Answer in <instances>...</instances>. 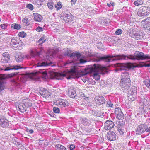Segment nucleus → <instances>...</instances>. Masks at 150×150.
I'll return each mask as SVG.
<instances>
[{
  "mask_svg": "<svg viewBox=\"0 0 150 150\" xmlns=\"http://www.w3.org/2000/svg\"><path fill=\"white\" fill-rule=\"evenodd\" d=\"M69 147L70 150H73L75 148V146L74 144H71L69 145Z\"/></svg>",
  "mask_w": 150,
  "mask_h": 150,
  "instance_id": "603ef678",
  "label": "nucleus"
},
{
  "mask_svg": "<svg viewBox=\"0 0 150 150\" xmlns=\"http://www.w3.org/2000/svg\"><path fill=\"white\" fill-rule=\"evenodd\" d=\"M122 125H118L117 127V130L119 132V133L121 135H122L124 134V132L123 131L122 129Z\"/></svg>",
  "mask_w": 150,
  "mask_h": 150,
  "instance_id": "473e14b6",
  "label": "nucleus"
},
{
  "mask_svg": "<svg viewBox=\"0 0 150 150\" xmlns=\"http://www.w3.org/2000/svg\"><path fill=\"white\" fill-rule=\"evenodd\" d=\"M114 3L112 1H111L110 2V3H108L107 4V6L109 7H110L111 6H113L114 5Z\"/></svg>",
  "mask_w": 150,
  "mask_h": 150,
  "instance_id": "3c124183",
  "label": "nucleus"
},
{
  "mask_svg": "<svg viewBox=\"0 0 150 150\" xmlns=\"http://www.w3.org/2000/svg\"><path fill=\"white\" fill-rule=\"evenodd\" d=\"M130 59L132 60H144L150 59V56L145 55L143 52L139 51H135L134 55H117L114 54L113 55H104L100 56L95 59L94 61L99 62L101 61L106 62H110L112 61L126 60Z\"/></svg>",
  "mask_w": 150,
  "mask_h": 150,
  "instance_id": "f257e3e1",
  "label": "nucleus"
},
{
  "mask_svg": "<svg viewBox=\"0 0 150 150\" xmlns=\"http://www.w3.org/2000/svg\"><path fill=\"white\" fill-rule=\"evenodd\" d=\"M18 35L19 37L24 38L26 36V34L23 31L20 32L18 34Z\"/></svg>",
  "mask_w": 150,
  "mask_h": 150,
  "instance_id": "ea45409f",
  "label": "nucleus"
},
{
  "mask_svg": "<svg viewBox=\"0 0 150 150\" xmlns=\"http://www.w3.org/2000/svg\"><path fill=\"white\" fill-rule=\"evenodd\" d=\"M28 132L30 134H32L34 132V131L33 129H30L28 130Z\"/></svg>",
  "mask_w": 150,
  "mask_h": 150,
  "instance_id": "052dcab7",
  "label": "nucleus"
},
{
  "mask_svg": "<svg viewBox=\"0 0 150 150\" xmlns=\"http://www.w3.org/2000/svg\"><path fill=\"white\" fill-rule=\"evenodd\" d=\"M54 5V3L51 1L48 2L47 4V5L49 9L51 10L53 9Z\"/></svg>",
  "mask_w": 150,
  "mask_h": 150,
  "instance_id": "c756f323",
  "label": "nucleus"
},
{
  "mask_svg": "<svg viewBox=\"0 0 150 150\" xmlns=\"http://www.w3.org/2000/svg\"><path fill=\"white\" fill-rule=\"evenodd\" d=\"M15 59L17 62H21L23 61V58L22 55H16Z\"/></svg>",
  "mask_w": 150,
  "mask_h": 150,
  "instance_id": "c85d7f7f",
  "label": "nucleus"
},
{
  "mask_svg": "<svg viewBox=\"0 0 150 150\" xmlns=\"http://www.w3.org/2000/svg\"><path fill=\"white\" fill-rule=\"evenodd\" d=\"M21 28V25L16 23H13L11 25V28L12 29L19 30Z\"/></svg>",
  "mask_w": 150,
  "mask_h": 150,
  "instance_id": "a878e982",
  "label": "nucleus"
},
{
  "mask_svg": "<svg viewBox=\"0 0 150 150\" xmlns=\"http://www.w3.org/2000/svg\"><path fill=\"white\" fill-rule=\"evenodd\" d=\"M92 113L93 115L97 116V113H98L97 112H96L95 111L92 110Z\"/></svg>",
  "mask_w": 150,
  "mask_h": 150,
  "instance_id": "864d4df0",
  "label": "nucleus"
},
{
  "mask_svg": "<svg viewBox=\"0 0 150 150\" xmlns=\"http://www.w3.org/2000/svg\"><path fill=\"white\" fill-rule=\"evenodd\" d=\"M54 6L55 8H56L57 11L59 10L62 7V5L60 2H58L57 4H54Z\"/></svg>",
  "mask_w": 150,
  "mask_h": 150,
  "instance_id": "7c9ffc66",
  "label": "nucleus"
},
{
  "mask_svg": "<svg viewBox=\"0 0 150 150\" xmlns=\"http://www.w3.org/2000/svg\"><path fill=\"white\" fill-rule=\"evenodd\" d=\"M38 72L42 74V78H46L47 77V74L46 71L44 70H40Z\"/></svg>",
  "mask_w": 150,
  "mask_h": 150,
  "instance_id": "72a5a7b5",
  "label": "nucleus"
},
{
  "mask_svg": "<svg viewBox=\"0 0 150 150\" xmlns=\"http://www.w3.org/2000/svg\"><path fill=\"white\" fill-rule=\"evenodd\" d=\"M30 130L28 129H26V132H28V130Z\"/></svg>",
  "mask_w": 150,
  "mask_h": 150,
  "instance_id": "69168bd1",
  "label": "nucleus"
},
{
  "mask_svg": "<svg viewBox=\"0 0 150 150\" xmlns=\"http://www.w3.org/2000/svg\"><path fill=\"white\" fill-rule=\"evenodd\" d=\"M22 43V42L16 38H12L11 40L10 45L12 47H13L15 50L19 49L20 45Z\"/></svg>",
  "mask_w": 150,
  "mask_h": 150,
  "instance_id": "1a4fd4ad",
  "label": "nucleus"
},
{
  "mask_svg": "<svg viewBox=\"0 0 150 150\" xmlns=\"http://www.w3.org/2000/svg\"><path fill=\"white\" fill-rule=\"evenodd\" d=\"M46 40L45 39V38L44 37H42L38 41V42L39 44H42L43 43H44Z\"/></svg>",
  "mask_w": 150,
  "mask_h": 150,
  "instance_id": "58836bf2",
  "label": "nucleus"
},
{
  "mask_svg": "<svg viewBox=\"0 0 150 150\" xmlns=\"http://www.w3.org/2000/svg\"><path fill=\"white\" fill-rule=\"evenodd\" d=\"M76 1L77 0H71V4H74L76 3Z\"/></svg>",
  "mask_w": 150,
  "mask_h": 150,
  "instance_id": "6e6d98bb",
  "label": "nucleus"
},
{
  "mask_svg": "<svg viewBox=\"0 0 150 150\" xmlns=\"http://www.w3.org/2000/svg\"><path fill=\"white\" fill-rule=\"evenodd\" d=\"M40 53L38 52H36L33 51H31L30 53V55L32 57H34L36 56H38L40 54Z\"/></svg>",
  "mask_w": 150,
  "mask_h": 150,
  "instance_id": "e433bc0d",
  "label": "nucleus"
},
{
  "mask_svg": "<svg viewBox=\"0 0 150 150\" xmlns=\"http://www.w3.org/2000/svg\"><path fill=\"white\" fill-rule=\"evenodd\" d=\"M7 26L6 24H3L0 25V27L2 29H7Z\"/></svg>",
  "mask_w": 150,
  "mask_h": 150,
  "instance_id": "49530a36",
  "label": "nucleus"
},
{
  "mask_svg": "<svg viewBox=\"0 0 150 150\" xmlns=\"http://www.w3.org/2000/svg\"><path fill=\"white\" fill-rule=\"evenodd\" d=\"M121 110L120 108L119 107L116 108L115 111V114L117 115L119 113L121 112Z\"/></svg>",
  "mask_w": 150,
  "mask_h": 150,
  "instance_id": "c03bdc74",
  "label": "nucleus"
},
{
  "mask_svg": "<svg viewBox=\"0 0 150 150\" xmlns=\"http://www.w3.org/2000/svg\"><path fill=\"white\" fill-rule=\"evenodd\" d=\"M134 5L136 6L142 5L143 4L144 1L142 0H131Z\"/></svg>",
  "mask_w": 150,
  "mask_h": 150,
  "instance_id": "5701e85b",
  "label": "nucleus"
},
{
  "mask_svg": "<svg viewBox=\"0 0 150 150\" xmlns=\"http://www.w3.org/2000/svg\"><path fill=\"white\" fill-rule=\"evenodd\" d=\"M22 22L23 24L26 26H28L30 24L28 19L26 17L22 20Z\"/></svg>",
  "mask_w": 150,
  "mask_h": 150,
  "instance_id": "2f4dec72",
  "label": "nucleus"
},
{
  "mask_svg": "<svg viewBox=\"0 0 150 150\" xmlns=\"http://www.w3.org/2000/svg\"><path fill=\"white\" fill-rule=\"evenodd\" d=\"M59 48L58 47V48H57L55 50V51L56 52H58L59 51Z\"/></svg>",
  "mask_w": 150,
  "mask_h": 150,
  "instance_id": "e2e57ef3",
  "label": "nucleus"
},
{
  "mask_svg": "<svg viewBox=\"0 0 150 150\" xmlns=\"http://www.w3.org/2000/svg\"><path fill=\"white\" fill-rule=\"evenodd\" d=\"M53 112L56 113H59L60 111L59 108L57 107H53Z\"/></svg>",
  "mask_w": 150,
  "mask_h": 150,
  "instance_id": "37998d69",
  "label": "nucleus"
},
{
  "mask_svg": "<svg viewBox=\"0 0 150 150\" xmlns=\"http://www.w3.org/2000/svg\"><path fill=\"white\" fill-rule=\"evenodd\" d=\"M16 75V74L15 73H11V74H10L9 76L11 77H13V76Z\"/></svg>",
  "mask_w": 150,
  "mask_h": 150,
  "instance_id": "13d9d810",
  "label": "nucleus"
},
{
  "mask_svg": "<svg viewBox=\"0 0 150 150\" xmlns=\"http://www.w3.org/2000/svg\"><path fill=\"white\" fill-rule=\"evenodd\" d=\"M45 142H44V145L47 146L48 145V140H45Z\"/></svg>",
  "mask_w": 150,
  "mask_h": 150,
  "instance_id": "5fc2aeb1",
  "label": "nucleus"
},
{
  "mask_svg": "<svg viewBox=\"0 0 150 150\" xmlns=\"http://www.w3.org/2000/svg\"><path fill=\"white\" fill-rule=\"evenodd\" d=\"M141 23V26L144 30L147 32L150 31V17L143 20Z\"/></svg>",
  "mask_w": 150,
  "mask_h": 150,
  "instance_id": "6e6552de",
  "label": "nucleus"
},
{
  "mask_svg": "<svg viewBox=\"0 0 150 150\" xmlns=\"http://www.w3.org/2000/svg\"><path fill=\"white\" fill-rule=\"evenodd\" d=\"M147 127V125L145 124L139 125L137 129L136 130L137 135H141L146 131V129Z\"/></svg>",
  "mask_w": 150,
  "mask_h": 150,
  "instance_id": "9d476101",
  "label": "nucleus"
},
{
  "mask_svg": "<svg viewBox=\"0 0 150 150\" xmlns=\"http://www.w3.org/2000/svg\"><path fill=\"white\" fill-rule=\"evenodd\" d=\"M142 67H150V64H145L142 66Z\"/></svg>",
  "mask_w": 150,
  "mask_h": 150,
  "instance_id": "4d7b16f0",
  "label": "nucleus"
},
{
  "mask_svg": "<svg viewBox=\"0 0 150 150\" xmlns=\"http://www.w3.org/2000/svg\"><path fill=\"white\" fill-rule=\"evenodd\" d=\"M116 135L113 131L108 132L107 134V138L108 140L110 141L115 140L116 139Z\"/></svg>",
  "mask_w": 150,
  "mask_h": 150,
  "instance_id": "2eb2a0df",
  "label": "nucleus"
},
{
  "mask_svg": "<svg viewBox=\"0 0 150 150\" xmlns=\"http://www.w3.org/2000/svg\"><path fill=\"white\" fill-rule=\"evenodd\" d=\"M150 13V7L146 6H142L140 7L137 12L138 15L141 17L147 16Z\"/></svg>",
  "mask_w": 150,
  "mask_h": 150,
  "instance_id": "0eeeda50",
  "label": "nucleus"
},
{
  "mask_svg": "<svg viewBox=\"0 0 150 150\" xmlns=\"http://www.w3.org/2000/svg\"><path fill=\"white\" fill-rule=\"evenodd\" d=\"M113 105V101L109 100L107 102L106 105L107 107L112 108Z\"/></svg>",
  "mask_w": 150,
  "mask_h": 150,
  "instance_id": "c9c22d12",
  "label": "nucleus"
},
{
  "mask_svg": "<svg viewBox=\"0 0 150 150\" xmlns=\"http://www.w3.org/2000/svg\"><path fill=\"white\" fill-rule=\"evenodd\" d=\"M32 106V104H30L29 105V106Z\"/></svg>",
  "mask_w": 150,
  "mask_h": 150,
  "instance_id": "338daca9",
  "label": "nucleus"
},
{
  "mask_svg": "<svg viewBox=\"0 0 150 150\" xmlns=\"http://www.w3.org/2000/svg\"><path fill=\"white\" fill-rule=\"evenodd\" d=\"M34 20L36 22H40L42 19V16L37 13H33V16Z\"/></svg>",
  "mask_w": 150,
  "mask_h": 150,
  "instance_id": "a211bd4d",
  "label": "nucleus"
},
{
  "mask_svg": "<svg viewBox=\"0 0 150 150\" xmlns=\"http://www.w3.org/2000/svg\"><path fill=\"white\" fill-rule=\"evenodd\" d=\"M64 56L69 57L71 59H75V60H76L77 59H79V61L80 64H83L87 62L86 60H84L82 58H80L81 54L80 53H72L70 54L67 51L64 53Z\"/></svg>",
  "mask_w": 150,
  "mask_h": 150,
  "instance_id": "423d86ee",
  "label": "nucleus"
},
{
  "mask_svg": "<svg viewBox=\"0 0 150 150\" xmlns=\"http://www.w3.org/2000/svg\"><path fill=\"white\" fill-rule=\"evenodd\" d=\"M124 69V68H123V69Z\"/></svg>",
  "mask_w": 150,
  "mask_h": 150,
  "instance_id": "774afa93",
  "label": "nucleus"
},
{
  "mask_svg": "<svg viewBox=\"0 0 150 150\" xmlns=\"http://www.w3.org/2000/svg\"><path fill=\"white\" fill-rule=\"evenodd\" d=\"M116 115L117 116V118L118 119L121 120L123 118L124 114H123L122 112L118 113Z\"/></svg>",
  "mask_w": 150,
  "mask_h": 150,
  "instance_id": "4c0bfd02",
  "label": "nucleus"
},
{
  "mask_svg": "<svg viewBox=\"0 0 150 150\" xmlns=\"http://www.w3.org/2000/svg\"><path fill=\"white\" fill-rule=\"evenodd\" d=\"M49 64L45 60L40 61L37 63V67H45L49 65Z\"/></svg>",
  "mask_w": 150,
  "mask_h": 150,
  "instance_id": "4be33fe9",
  "label": "nucleus"
},
{
  "mask_svg": "<svg viewBox=\"0 0 150 150\" xmlns=\"http://www.w3.org/2000/svg\"><path fill=\"white\" fill-rule=\"evenodd\" d=\"M9 125V121L7 119L0 117V126L4 128L7 127Z\"/></svg>",
  "mask_w": 150,
  "mask_h": 150,
  "instance_id": "4468645a",
  "label": "nucleus"
},
{
  "mask_svg": "<svg viewBox=\"0 0 150 150\" xmlns=\"http://www.w3.org/2000/svg\"><path fill=\"white\" fill-rule=\"evenodd\" d=\"M81 123L85 125H88L89 124V120L86 118L83 117L81 118L80 119Z\"/></svg>",
  "mask_w": 150,
  "mask_h": 150,
  "instance_id": "393cba45",
  "label": "nucleus"
},
{
  "mask_svg": "<svg viewBox=\"0 0 150 150\" xmlns=\"http://www.w3.org/2000/svg\"><path fill=\"white\" fill-rule=\"evenodd\" d=\"M95 102L99 105L103 104L105 102V100L102 96H96L95 98Z\"/></svg>",
  "mask_w": 150,
  "mask_h": 150,
  "instance_id": "f8f14e48",
  "label": "nucleus"
},
{
  "mask_svg": "<svg viewBox=\"0 0 150 150\" xmlns=\"http://www.w3.org/2000/svg\"><path fill=\"white\" fill-rule=\"evenodd\" d=\"M5 79V77H0V90H2L3 86V82L2 79Z\"/></svg>",
  "mask_w": 150,
  "mask_h": 150,
  "instance_id": "a19ab883",
  "label": "nucleus"
},
{
  "mask_svg": "<svg viewBox=\"0 0 150 150\" xmlns=\"http://www.w3.org/2000/svg\"><path fill=\"white\" fill-rule=\"evenodd\" d=\"M55 103L56 105L61 107H67L69 105V103L67 101L62 99L57 100Z\"/></svg>",
  "mask_w": 150,
  "mask_h": 150,
  "instance_id": "9b49d317",
  "label": "nucleus"
},
{
  "mask_svg": "<svg viewBox=\"0 0 150 150\" xmlns=\"http://www.w3.org/2000/svg\"><path fill=\"white\" fill-rule=\"evenodd\" d=\"M128 33L129 35L131 37L137 40L142 39L144 35V32L133 28L130 29L128 30Z\"/></svg>",
  "mask_w": 150,
  "mask_h": 150,
  "instance_id": "20e7f679",
  "label": "nucleus"
},
{
  "mask_svg": "<svg viewBox=\"0 0 150 150\" xmlns=\"http://www.w3.org/2000/svg\"><path fill=\"white\" fill-rule=\"evenodd\" d=\"M105 68V67L100 65L94 64L93 66L91 65L86 69V71L87 74L92 73L94 79L98 81L100 78L99 74H102Z\"/></svg>",
  "mask_w": 150,
  "mask_h": 150,
  "instance_id": "f03ea898",
  "label": "nucleus"
},
{
  "mask_svg": "<svg viewBox=\"0 0 150 150\" xmlns=\"http://www.w3.org/2000/svg\"><path fill=\"white\" fill-rule=\"evenodd\" d=\"M122 30L121 29H118L115 32V34L116 35H119L122 33Z\"/></svg>",
  "mask_w": 150,
  "mask_h": 150,
  "instance_id": "a18cd8bd",
  "label": "nucleus"
},
{
  "mask_svg": "<svg viewBox=\"0 0 150 150\" xmlns=\"http://www.w3.org/2000/svg\"><path fill=\"white\" fill-rule=\"evenodd\" d=\"M43 28L40 26H38L37 28L36 29V30L38 32H42L43 31Z\"/></svg>",
  "mask_w": 150,
  "mask_h": 150,
  "instance_id": "de8ad7c7",
  "label": "nucleus"
},
{
  "mask_svg": "<svg viewBox=\"0 0 150 150\" xmlns=\"http://www.w3.org/2000/svg\"><path fill=\"white\" fill-rule=\"evenodd\" d=\"M68 94L69 96L71 98H74L76 96V92L71 89L68 90Z\"/></svg>",
  "mask_w": 150,
  "mask_h": 150,
  "instance_id": "412c9836",
  "label": "nucleus"
},
{
  "mask_svg": "<svg viewBox=\"0 0 150 150\" xmlns=\"http://www.w3.org/2000/svg\"><path fill=\"white\" fill-rule=\"evenodd\" d=\"M35 4L37 5L38 7H40L42 5V4L40 2V3L37 2V0L35 2Z\"/></svg>",
  "mask_w": 150,
  "mask_h": 150,
  "instance_id": "8fccbe9b",
  "label": "nucleus"
},
{
  "mask_svg": "<svg viewBox=\"0 0 150 150\" xmlns=\"http://www.w3.org/2000/svg\"><path fill=\"white\" fill-rule=\"evenodd\" d=\"M59 74L61 77H66L68 79L75 78L78 75L76 70L74 69H71L70 71L61 72Z\"/></svg>",
  "mask_w": 150,
  "mask_h": 150,
  "instance_id": "39448f33",
  "label": "nucleus"
},
{
  "mask_svg": "<svg viewBox=\"0 0 150 150\" xmlns=\"http://www.w3.org/2000/svg\"><path fill=\"white\" fill-rule=\"evenodd\" d=\"M18 108L20 112L22 113H24L26 111V107L24 103H22L19 104L18 105Z\"/></svg>",
  "mask_w": 150,
  "mask_h": 150,
  "instance_id": "aec40b11",
  "label": "nucleus"
},
{
  "mask_svg": "<svg viewBox=\"0 0 150 150\" xmlns=\"http://www.w3.org/2000/svg\"><path fill=\"white\" fill-rule=\"evenodd\" d=\"M121 77L120 85L121 89L123 90L128 91L131 85L129 72L126 71L122 72Z\"/></svg>",
  "mask_w": 150,
  "mask_h": 150,
  "instance_id": "7ed1b4c3",
  "label": "nucleus"
},
{
  "mask_svg": "<svg viewBox=\"0 0 150 150\" xmlns=\"http://www.w3.org/2000/svg\"><path fill=\"white\" fill-rule=\"evenodd\" d=\"M40 93L44 97H48L50 95V93L47 90L44 88H42L39 91Z\"/></svg>",
  "mask_w": 150,
  "mask_h": 150,
  "instance_id": "f3484780",
  "label": "nucleus"
},
{
  "mask_svg": "<svg viewBox=\"0 0 150 150\" xmlns=\"http://www.w3.org/2000/svg\"><path fill=\"white\" fill-rule=\"evenodd\" d=\"M114 126V122L111 120H108L105 123V128L106 130L111 129Z\"/></svg>",
  "mask_w": 150,
  "mask_h": 150,
  "instance_id": "ddd939ff",
  "label": "nucleus"
},
{
  "mask_svg": "<svg viewBox=\"0 0 150 150\" xmlns=\"http://www.w3.org/2000/svg\"><path fill=\"white\" fill-rule=\"evenodd\" d=\"M26 7L30 10L32 11L34 9V7L33 6L30 4H27L26 6Z\"/></svg>",
  "mask_w": 150,
  "mask_h": 150,
  "instance_id": "79ce46f5",
  "label": "nucleus"
},
{
  "mask_svg": "<svg viewBox=\"0 0 150 150\" xmlns=\"http://www.w3.org/2000/svg\"><path fill=\"white\" fill-rule=\"evenodd\" d=\"M56 150H66V148L64 146L58 144L55 146Z\"/></svg>",
  "mask_w": 150,
  "mask_h": 150,
  "instance_id": "cd10ccee",
  "label": "nucleus"
},
{
  "mask_svg": "<svg viewBox=\"0 0 150 150\" xmlns=\"http://www.w3.org/2000/svg\"><path fill=\"white\" fill-rule=\"evenodd\" d=\"M64 20H66L67 21L69 22L71 21L72 19L71 15L65 13L64 14Z\"/></svg>",
  "mask_w": 150,
  "mask_h": 150,
  "instance_id": "bb28decb",
  "label": "nucleus"
},
{
  "mask_svg": "<svg viewBox=\"0 0 150 150\" xmlns=\"http://www.w3.org/2000/svg\"><path fill=\"white\" fill-rule=\"evenodd\" d=\"M97 116L98 117H101L102 116H103V113L101 112L100 111H98L97 112Z\"/></svg>",
  "mask_w": 150,
  "mask_h": 150,
  "instance_id": "09e8293b",
  "label": "nucleus"
},
{
  "mask_svg": "<svg viewBox=\"0 0 150 150\" xmlns=\"http://www.w3.org/2000/svg\"><path fill=\"white\" fill-rule=\"evenodd\" d=\"M146 132H149L150 134V127L149 128H148L147 126L146 129Z\"/></svg>",
  "mask_w": 150,
  "mask_h": 150,
  "instance_id": "bf43d9fd",
  "label": "nucleus"
},
{
  "mask_svg": "<svg viewBox=\"0 0 150 150\" xmlns=\"http://www.w3.org/2000/svg\"><path fill=\"white\" fill-rule=\"evenodd\" d=\"M130 90L128 91L129 94H130V95H135L137 93V88L134 86H132L131 88H129Z\"/></svg>",
  "mask_w": 150,
  "mask_h": 150,
  "instance_id": "6ab92c4d",
  "label": "nucleus"
},
{
  "mask_svg": "<svg viewBox=\"0 0 150 150\" xmlns=\"http://www.w3.org/2000/svg\"><path fill=\"white\" fill-rule=\"evenodd\" d=\"M44 1H45V0H37V2L40 3V2L42 3Z\"/></svg>",
  "mask_w": 150,
  "mask_h": 150,
  "instance_id": "680f3d73",
  "label": "nucleus"
},
{
  "mask_svg": "<svg viewBox=\"0 0 150 150\" xmlns=\"http://www.w3.org/2000/svg\"><path fill=\"white\" fill-rule=\"evenodd\" d=\"M143 82L148 88H150V81L149 79H146Z\"/></svg>",
  "mask_w": 150,
  "mask_h": 150,
  "instance_id": "f704fd0d",
  "label": "nucleus"
},
{
  "mask_svg": "<svg viewBox=\"0 0 150 150\" xmlns=\"http://www.w3.org/2000/svg\"><path fill=\"white\" fill-rule=\"evenodd\" d=\"M71 63H72V62H67L66 63L65 65H66L67 64H69V63H70V64H71Z\"/></svg>",
  "mask_w": 150,
  "mask_h": 150,
  "instance_id": "0e129e2a",
  "label": "nucleus"
},
{
  "mask_svg": "<svg viewBox=\"0 0 150 150\" xmlns=\"http://www.w3.org/2000/svg\"><path fill=\"white\" fill-rule=\"evenodd\" d=\"M23 68V67H21L20 65H15L13 67L10 68L9 67H7L4 69V71H8L11 70H18L20 69H22Z\"/></svg>",
  "mask_w": 150,
  "mask_h": 150,
  "instance_id": "b1692460",
  "label": "nucleus"
},
{
  "mask_svg": "<svg viewBox=\"0 0 150 150\" xmlns=\"http://www.w3.org/2000/svg\"><path fill=\"white\" fill-rule=\"evenodd\" d=\"M3 57L1 60V62L3 63H7L9 60L10 56L8 53L5 52L3 54Z\"/></svg>",
  "mask_w": 150,
  "mask_h": 150,
  "instance_id": "dca6fc26",
  "label": "nucleus"
}]
</instances>
